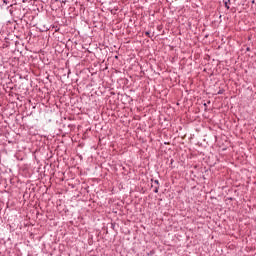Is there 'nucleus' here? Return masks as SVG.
I'll return each mask as SVG.
<instances>
[{
    "mask_svg": "<svg viewBox=\"0 0 256 256\" xmlns=\"http://www.w3.org/2000/svg\"><path fill=\"white\" fill-rule=\"evenodd\" d=\"M154 193H159V187H155Z\"/></svg>",
    "mask_w": 256,
    "mask_h": 256,
    "instance_id": "f257e3e1",
    "label": "nucleus"
},
{
    "mask_svg": "<svg viewBox=\"0 0 256 256\" xmlns=\"http://www.w3.org/2000/svg\"><path fill=\"white\" fill-rule=\"evenodd\" d=\"M225 7L229 9V5L227 4V2L225 3Z\"/></svg>",
    "mask_w": 256,
    "mask_h": 256,
    "instance_id": "20e7f679",
    "label": "nucleus"
},
{
    "mask_svg": "<svg viewBox=\"0 0 256 256\" xmlns=\"http://www.w3.org/2000/svg\"><path fill=\"white\" fill-rule=\"evenodd\" d=\"M154 183H156V185H159V180H155Z\"/></svg>",
    "mask_w": 256,
    "mask_h": 256,
    "instance_id": "7ed1b4c3",
    "label": "nucleus"
},
{
    "mask_svg": "<svg viewBox=\"0 0 256 256\" xmlns=\"http://www.w3.org/2000/svg\"><path fill=\"white\" fill-rule=\"evenodd\" d=\"M145 35H146L147 37H151V33H150V32H145Z\"/></svg>",
    "mask_w": 256,
    "mask_h": 256,
    "instance_id": "f03ea898",
    "label": "nucleus"
}]
</instances>
